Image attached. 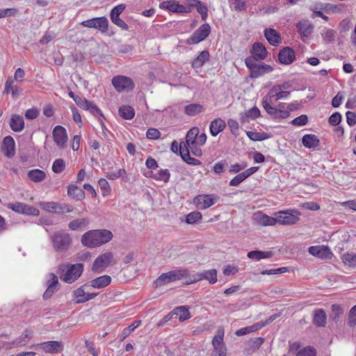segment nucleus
<instances>
[{
    "instance_id": "nucleus-64",
    "label": "nucleus",
    "mask_w": 356,
    "mask_h": 356,
    "mask_svg": "<svg viewBox=\"0 0 356 356\" xmlns=\"http://www.w3.org/2000/svg\"><path fill=\"white\" fill-rule=\"evenodd\" d=\"M39 110L37 108H29L28 109L26 112H25V118L27 119V120H35L38 118V116L39 115Z\"/></svg>"
},
{
    "instance_id": "nucleus-16",
    "label": "nucleus",
    "mask_w": 356,
    "mask_h": 356,
    "mask_svg": "<svg viewBox=\"0 0 356 356\" xmlns=\"http://www.w3.org/2000/svg\"><path fill=\"white\" fill-rule=\"evenodd\" d=\"M52 135L57 146L61 149L65 148L68 138L66 129L60 125H57L54 128Z\"/></svg>"
},
{
    "instance_id": "nucleus-34",
    "label": "nucleus",
    "mask_w": 356,
    "mask_h": 356,
    "mask_svg": "<svg viewBox=\"0 0 356 356\" xmlns=\"http://www.w3.org/2000/svg\"><path fill=\"white\" fill-rule=\"evenodd\" d=\"M67 195L76 200H82L85 198L84 191L74 184H70L67 186Z\"/></svg>"
},
{
    "instance_id": "nucleus-53",
    "label": "nucleus",
    "mask_w": 356,
    "mask_h": 356,
    "mask_svg": "<svg viewBox=\"0 0 356 356\" xmlns=\"http://www.w3.org/2000/svg\"><path fill=\"white\" fill-rule=\"evenodd\" d=\"M202 218V213L199 211H193L186 216V222L187 224H194L200 221Z\"/></svg>"
},
{
    "instance_id": "nucleus-13",
    "label": "nucleus",
    "mask_w": 356,
    "mask_h": 356,
    "mask_svg": "<svg viewBox=\"0 0 356 356\" xmlns=\"http://www.w3.org/2000/svg\"><path fill=\"white\" fill-rule=\"evenodd\" d=\"M300 212L297 210L280 211L277 216V222L282 225H294L300 220Z\"/></svg>"
},
{
    "instance_id": "nucleus-9",
    "label": "nucleus",
    "mask_w": 356,
    "mask_h": 356,
    "mask_svg": "<svg viewBox=\"0 0 356 356\" xmlns=\"http://www.w3.org/2000/svg\"><path fill=\"white\" fill-rule=\"evenodd\" d=\"M112 84L118 92H128L134 88L133 80L126 76L118 75L112 79Z\"/></svg>"
},
{
    "instance_id": "nucleus-47",
    "label": "nucleus",
    "mask_w": 356,
    "mask_h": 356,
    "mask_svg": "<svg viewBox=\"0 0 356 356\" xmlns=\"http://www.w3.org/2000/svg\"><path fill=\"white\" fill-rule=\"evenodd\" d=\"M260 115V111L257 106H254L252 108L248 110L243 116L241 117V122H245L248 121V119L254 120Z\"/></svg>"
},
{
    "instance_id": "nucleus-51",
    "label": "nucleus",
    "mask_w": 356,
    "mask_h": 356,
    "mask_svg": "<svg viewBox=\"0 0 356 356\" xmlns=\"http://www.w3.org/2000/svg\"><path fill=\"white\" fill-rule=\"evenodd\" d=\"M264 339L262 337H257L254 339H250L247 341V345L250 347V350L252 352L257 350L264 343Z\"/></svg>"
},
{
    "instance_id": "nucleus-1",
    "label": "nucleus",
    "mask_w": 356,
    "mask_h": 356,
    "mask_svg": "<svg viewBox=\"0 0 356 356\" xmlns=\"http://www.w3.org/2000/svg\"><path fill=\"white\" fill-rule=\"evenodd\" d=\"M282 87L280 85L273 86L268 92V95L263 97L261 104L266 113L275 120L285 119L289 117V111H284V106L279 104L274 107L272 104L282 99H286L290 95L289 91H282Z\"/></svg>"
},
{
    "instance_id": "nucleus-32",
    "label": "nucleus",
    "mask_w": 356,
    "mask_h": 356,
    "mask_svg": "<svg viewBox=\"0 0 356 356\" xmlns=\"http://www.w3.org/2000/svg\"><path fill=\"white\" fill-rule=\"evenodd\" d=\"M226 127V122L221 118H216L211 122L209 126L210 134L213 136H216L220 132L222 131Z\"/></svg>"
},
{
    "instance_id": "nucleus-20",
    "label": "nucleus",
    "mask_w": 356,
    "mask_h": 356,
    "mask_svg": "<svg viewBox=\"0 0 356 356\" xmlns=\"http://www.w3.org/2000/svg\"><path fill=\"white\" fill-rule=\"evenodd\" d=\"M278 60L281 64L290 65L296 60L294 50L290 47L282 48L278 54Z\"/></svg>"
},
{
    "instance_id": "nucleus-45",
    "label": "nucleus",
    "mask_w": 356,
    "mask_h": 356,
    "mask_svg": "<svg viewBox=\"0 0 356 356\" xmlns=\"http://www.w3.org/2000/svg\"><path fill=\"white\" fill-rule=\"evenodd\" d=\"M181 157L185 162L190 165H199L201 164L200 160L190 156V152L188 148H186V146L184 147V150H181Z\"/></svg>"
},
{
    "instance_id": "nucleus-41",
    "label": "nucleus",
    "mask_w": 356,
    "mask_h": 356,
    "mask_svg": "<svg viewBox=\"0 0 356 356\" xmlns=\"http://www.w3.org/2000/svg\"><path fill=\"white\" fill-rule=\"evenodd\" d=\"M118 112L120 116L125 120H131L135 115L134 109L131 106L128 105L120 106Z\"/></svg>"
},
{
    "instance_id": "nucleus-21",
    "label": "nucleus",
    "mask_w": 356,
    "mask_h": 356,
    "mask_svg": "<svg viewBox=\"0 0 356 356\" xmlns=\"http://www.w3.org/2000/svg\"><path fill=\"white\" fill-rule=\"evenodd\" d=\"M50 279L47 280V289L43 293V298L47 300L50 298L52 295L58 290V277L54 273L49 274Z\"/></svg>"
},
{
    "instance_id": "nucleus-22",
    "label": "nucleus",
    "mask_w": 356,
    "mask_h": 356,
    "mask_svg": "<svg viewBox=\"0 0 356 356\" xmlns=\"http://www.w3.org/2000/svg\"><path fill=\"white\" fill-rule=\"evenodd\" d=\"M1 151L8 158H11L15 155V143L12 136H7L3 138L1 145Z\"/></svg>"
},
{
    "instance_id": "nucleus-14",
    "label": "nucleus",
    "mask_w": 356,
    "mask_h": 356,
    "mask_svg": "<svg viewBox=\"0 0 356 356\" xmlns=\"http://www.w3.org/2000/svg\"><path fill=\"white\" fill-rule=\"evenodd\" d=\"M83 27L93 28L106 32L108 30V21L105 17H95L81 22Z\"/></svg>"
},
{
    "instance_id": "nucleus-12",
    "label": "nucleus",
    "mask_w": 356,
    "mask_h": 356,
    "mask_svg": "<svg viewBox=\"0 0 356 356\" xmlns=\"http://www.w3.org/2000/svg\"><path fill=\"white\" fill-rule=\"evenodd\" d=\"M7 207L21 214L33 216H38L40 214V211L37 208L22 202L10 203Z\"/></svg>"
},
{
    "instance_id": "nucleus-59",
    "label": "nucleus",
    "mask_w": 356,
    "mask_h": 356,
    "mask_svg": "<svg viewBox=\"0 0 356 356\" xmlns=\"http://www.w3.org/2000/svg\"><path fill=\"white\" fill-rule=\"evenodd\" d=\"M127 174L126 170L124 168L120 169L117 172H111L106 173V178L110 180H115L120 177L125 176Z\"/></svg>"
},
{
    "instance_id": "nucleus-48",
    "label": "nucleus",
    "mask_w": 356,
    "mask_h": 356,
    "mask_svg": "<svg viewBox=\"0 0 356 356\" xmlns=\"http://www.w3.org/2000/svg\"><path fill=\"white\" fill-rule=\"evenodd\" d=\"M169 10L176 13H190V8L185 6L179 4L175 1H170Z\"/></svg>"
},
{
    "instance_id": "nucleus-2",
    "label": "nucleus",
    "mask_w": 356,
    "mask_h": 356,
    "mask_svg": "<svg viewBox=\"0 0 356 356\" xmlns=\"http://www.w3.org/2000/svg\"><path fill=\"white\" fill-rule=\"evenodd\" d=\"M113 237V233L108 229H92L84 233L81 241L83 246L94 248L108 243Z\"/></svg>"
},
{
    "instance_id": "nucleus-31",
    "label": "nucleus",
    "mask_w": 356,
    "mask_h": 356,
    "mask_svg": "<svg viewBox=\"0 0 356 356\" xmlns=\"http://www.w3.org/2000/svg\"><path fill=\"white\" fill-rule=\"evenodd\" d=\"M10 129L15 132H20L24 128V121L23 118L18 114L12 115L10 122Z\"/></svg>"
},
{
    "instance_id": "nucleus-63",
    "label": "nucleus",
    "mask_w": 356,
    "mask_h": 356,
    "mask_svg": "<svg viewBox=\"0 0 356 356\" xmlns=\"http://www.w3.org/2000/svg\"><path fill=\"white\" fill-rule=\"evenodd\" d=\"M161 136V132L155 128H149L146 132V137L149 140H156Z\"/></svg>"
},
{
    "instance_id": "nucleus-7",
    "label": "nucleus",
    "mask_w": 356,
    "mask_h": 356,
    "mask_svg": "<svg viewBox=\"0 0 356 356\" xmlns=\"http://www.w3.org/2000/svg\"><path fill=\"white\" fill-rule=\"evenodd\" d=\"M224 339V330L219 328L216 334L212 339V346L213 350L211 353V356H227V347L223 342Z\"/></svg>"
},
{
    "instance_id": "nucleus-55",
    "label": "nucleus",
    "mask_w": 356,
    "mask_h": 356,
    "mask_svg": "<svg viewBox=\"0 0 356 356\" xmlns=\"http://www.w3.org/2000/svg\"><path fill=\"white\" fill-rule=\"evenodd\" d=\"M90 287L89 286H86V284H84L83 286H81V287L76 289V290H74L73 291V297L76 299H77L76 300H80L81 299H83L84 298H86V290Z\"/></svg>"
},
{
    "instance_id": "nucleus-29",
    "label": "nucleus",
    "mask_w": 356,
    "mask_h": 356,
    "mask_svg": "<svg viewBox=\"0 0 356 356\" xmlns=\"http://www.w3.org/2000/svg\"><path fill=\"white\" fill-rule=\"evenodd\" d=\"M302 143L304 147L308 149H316L320 145V140L318 138L312 134H305L302 138Z\"/></svg>"
},
{
    "instance_id": "nucleus-42",
    "label": "nucleus",
    "mask_w": 356,
    "mask_h": 356,
    "mask_svg": "<svg viewBox=\"0 0 356 356\" xmlns=\"http://www.w3.org/2000/svg\"><path fill=\"white\" fill-rule=\"evenodd\" d=\"M140 324L141 321H135L129 326L125 327L119 336L120 341L127 338Z\"/></svg>"
},
{
    "instance_id": "nucleus-3",
    "label": "nucleus",
    "mask_w": 356,
    "mask_h": 356,
    "mask_svg": "<svg viewBox=\"0 0 356 356\" xmlns=\"http://www.w3.org/2000/svg\"><path fill=\"white\" fill-rule=\"evenodd\" d=\"M62 271L60 278L67 284H72L77 280L83 272V264L77 263L74 264H64L58 267Z\"/></svg>"
},
{
    "instance_id": "nucleus-46",
    "label": "nucleus",
    "mask_w": 356,
    "mask_h": 356,
    "mask_svg": "<svg viewBox=\"0 0 356 356\" xmlns=\"http://www.w3.org/2000/svg\"><path fill=\"white\" fill-rule=\"evenodd\" d=\"M246 135L252 141H262L270 138V134L266 132H256L248 131Z\"/></svg>"
},
{
    "instance_id": "nucleus-24",
    "label": "nucleus",
    "mask_w": 356,
    "mask_h": 356,
    "mask_svg": "<svg viewBox=\"0 0 356 356\" xmlns=\"http://www.w3.org/2000/svg\"><path fill=\"white\" fill-rule=\"evenodd\" d=\"M251 54L252 56L248 58H254L255 60H262L266 58L268 51L262 44L255 42L252 45Z\"/></svg>"
},
{
    "instance_id": "nucleus-11",
    "label": "nucleus",
    "mask_w": 356,
    "mask_h": 356,
    "mask_svg": "<svg viewBox=\"0 0 356 356\" xmlns=\"http://www.w3.org/2000/svg\"><path fill=\"white\" fill-rule=\"evenodd\" d=\"M211 26L209 24L205 23L201 25L194 33L189 37L186 43L188 44H195L204 40L210 34Z\"/></svg>"
},
{
    "instance_id": "nucleus-39",
    "label": "nucleus",
    "mask_w": 356,
    "mask_h": 356,
    "mask_svg": "<svg viewBox=\"0 0 356 356\" xmlns=\"http://www.w3.org/2000/svg\"><path fill=\"white\" fill-rule=\"evenodd\" d=\"M149 177L156 180L168 183L170 178V172L168 169H161L156 173L150 172Z\"/></svg>"
},
{
    "instance_id": "nucleus-28",
    "label": "nucleus",
    "mask_w": 356,
    "mask_h": 356,
    "mask_svg": "<svg viewBox=\"0 0 356 356\" xmlns=\"http://www.w3.org/2000/svg\"><path fill=\"white\" fill-rule=\"evenodd\" d=\"M296 29L300 35L302 37L307 38L313 32L314 27L308 20H302L297 23Z\"/></svg>"
},
{
    "instance_id": "nucleus-49",
    "label": "nucleus",
    "mask_w": 356,
    "mask_h": 356,
    "mask_svg": "<svg viewBox=\"0 0 356 356\" xmlns=\"http://www.w3.org/2000/svg\"><path fill=\"white\" fill-rule=\"evenodd\" d=\"M203 111L202 105L200 104H191L185 106L184 112L188 115H195Z\"/></svg>"
},
{
    "instance_id": "nucleus-61",
    "label": "nucleus",
    "mask_w": 356,
    "mask_h": 356,
    "mask_svg": "<svg viewBox=\"0 0 356 356\" xmlns=\"http://www.w3.org/2000/svg\"><path fill=\"white\" fill-rule=\"evenodd\" d=\"M236 11H242L246 9V3L242 0H229Z\"/></svg>"
},
{
    "instance_id": "nucleus-15",
    "label": "nucleus",
    "mask_w": 356,
    "mask_h": 356,
    "mask_svg": "<svg viewBox=\"0 0 356 356\" xmlns=\"http://www.w3.org/2000/svg\"><path fill=\"white\" fill-rule=\"evenodd\" d=\"M74 101L79 107L86 111H89L93 115L103 116V114L98 106L86 98H83L78 95L74 98Z\"/></svg>"
},
{
    "instance_id": "nucleus-56",
    "label": "nucleus",
    "mask_w": 356,
    "mask_h": 356,
    "mask_svg": "<svg viewBox=\"0 0 356 356\" xmlns=\"http://www.w3.org/2000/svg\"><path fill=\"white\" fill-rule=\"evenodd\" d=\"M98 184L102 191L103 196H106L110 193L111 187H110L108 182L107 181V180L106 179H104V178L99 179V180L98 181Z\"/></svg>"
},
{
    "instance_id": "nucleus-6",
    "label": "nucleus",
    "mask_w": 356,
    "mask_h": 356,
    "mask_svg": "<svg viewBox=\"0 0 356 356\" xmlns=\"http://www.w3.org/2000/svg\"><path fill=\"white\" fill-rule=\"evenodd\" d=\"M51 241L54 250L59 252L67 251L72 242L70 234L63 230L54 233L51 236Z\"/></svg>"
},
{
    "instance_id": "nucleus-62",
    "label": "nucleus",
    "mask_w": 356,
    "mask_h": 356,
    "mask_svg": "<svg viewBox=\"0 0 356 356\" xmlns=\"http://www.w3.org/2000/svg\"><path fill=\"white\" fill-rule=\"evenodd\" d=\"M227 165V161L221 160L220 161L216 163L213 165V172L217 175H220L225 171V168Z\"/></svg>"
},
{
    "instance_id": "nucleus-57",
    "label": "nucleus",
    "mask_w": 356,
    "mask_h": 356,
    "mask_svg": "<svg viewBox=\"0 0 356 356\" xmlns=\"http://www.w3.org/2000/svg\"><path fill=\"white\" fill-rule=\"evenodd\" d=\"M308 122V117L306 115H301L295 119H293L291 124L296 127H302L305 125Z\"/></svg>"
},
{
    "instance_id": "nucleus-26",
    "label": "nucleus",
    "mask_w": 356,
    "mask_h": 356,
    "mask_svg": "<svg viewBox=\"0 0 356 356\" xmlns=\"http://www.w3.org/2000/svg\"><path fill=\"white\" fill-rule=\"evenodd\" d=\"M264 36L271 45L277 46L282 42L280 34L274 29H266L264 30Z\"/></svg>"
},
{
    "instance_id": "nucleus-40",
    "label": "nucleus",
    "mask_w": 356,
    "mask_h": 356,
    "mask_svg": "<svg viewBox=\"0 0 356 356\" xmlns=\"http://www.w3.org/2000/svg\"><path fill=\"white\" fill-rule=\"evenodd\" d=\"M29 179L35 183L40 182L46 178V173L40 169H33L28 172Z\"/></svg>"
},
{
    "instance_id": "nucleus-43",
    "label": "nucleus",
    "mask_w": 356,
    "mask_h": 356,
    "mask_svg": "<svg viewBox=\"0 0 356 356\" xmlns=\"http://www.w3.org/2000/svg\"><path fill=\"white\" fill-rule=\"evenodd\" d=\"M263 327V325H259V323H254L250 326L242 327L239 330H237L235 332V334L238 337L243 336L248 334L251 332H256Z\"/></svg>"
},
{
    "instance_id": "nucleus-8",
    "label": "nucleus",
    "mask_w": 356,
    "mask_h": 356,
    "mask_svg": "<svg viewBox=\"0 0 356 356\" xmlns=\"http://www.w3.org/2000/svg\"><path fill=\"white\" fill-rule=\"evenodd\" d=\"M219 200V196L215 194L197 195L193 199V204L197 209L204 210L215 204Z\"/></svg>"
},
{
    "instance_id": "nucleus-4",
    "label": "nucleus",
    "mask_w": 356,
    "mask_h": 356,
    "mask_svg": "<svg viewBox=\"0 0 356 356\" xmlns=\"http://www.w3.org/2000/svg\"><path fill=\"white\" fill-rule=\"evenodd\" d=\"M245 64L250 71V76L252 79L259 78L273 70V67L270 65L255 60L254 58H246Z\"/></svg>"
},
{
    "instance_id": "nucleus-19",
    "label": "nucleus",
    "mask_w": 356,
    "mask_h": 356,
    "mask_svg": "<svg viewBox=\"0 0 356 356\" xmlns=\"http://www.w3.org/2000/svg\"><path fill=\"white\" fill-rule=\"evenodd\" d=\"M308 252L310 254L322 259H330L332 256L330 249L325 245L311 246L309 248Z\"/></svg>"
},
{
    "instance_id": "nucleus-60",
    "label": "nucleus",
    "mask_w": 356,
    "mask_h": 356,
    "mask_svg": "<svg viewBox=\"0 0 356 356\" xmlns=\"http://www.w3.org/2000/svg\"><path fill=\"white\" fill-rule=\"evenodd\" d=\"M316 351L315 348L308 346L305 347L303 349L299 350L296 356H316Z\"/></svg>"
},
{
    "instance_id": "nucleus-58",
    "label": "nucleus",
    "mask_w": 356,
    "mask_h": 356,
    "mask_svg": "<svg viewBox=\"0 0 356 356\" xmlns=\"http://www.w3.org/2000/svg\"><path fill=\"white\" fill-rule=\"evenodd\" d=\"M348 325L350 327L356 325V305L353 306L348 312Z\"/></svg>"
},
{
    "instance_id": "nucleus-50",
    "label": "nucleus",
    "mask_w": 356,
    "mask_h": 356,
    "mask_svg": "<svg viewBox=\"0 0 356 356\" xmlns=\"http://www.w3.org/2000/svg\"><path fill=\"white\" fill-rule=\"evenodd\" d=\"M341 259L345 265L353 268L356 267V254L346 252L342 255Z\"/></svg>"
},
{
    "instance_id": "nucleus-44",
    "label": "nucleus",
    "mask_w": 356,
    "mask_h": 356,
    "mask_svg": "<svg viewBox=\"0 0 356 356\" xmlns=\"http://www.w3.org/2000/svg\"><path fill=\"white\" fill-rule=\"evenodd\" d=\"M257 220L259 224L263 226H272L277 222V217H271L264 213H259L258 215Z\"/></svg>"
},
{
    "instance_id": "nucleus-27",
    "label": "nucleus",
    "mask_w": 356,
    "mask_h": 356,
    "mask_svg": "<svg viewBox=\"0 0 356 356\" xmlns=\"http://www.w3.org/2000/svg\"><path fill=\"white\" fill-rule=\"evenodd\" d=\"M200 133V130L197 127H193L191 129L186 136V141L180 143V148L184 150V147L188 149V145L196 143L197 136Z\"/></svg>"
},
{
    "instance_id": "nucleus-18",
    "label": "nucleus",
    "mask_w": 356,
    "mask_h": 356,
    "mask_svg": "<svg viewBox=\"0 0 356 356\" xmlns=\"http://www.w3.org/2000/svg\"><path fill=\"white\" fill-rule=\"evenodd\" d=\"M40 348L45 352L51 354L61 353L64 349V345L62 341H48L39 344Z\"/></svg>"
},
{
    "instance_id": "nucleus-33",
    "label": "nucleus",
    "mask_w": 356,
    "mask_h": 356,
    "mask_svg": "<svg viewBox=\"0 0 356 356\" xmlns=\"http://www.w3.org/2000/svg\"><path fill=\"white\" fill-rule=\"evenodd\" d=\"M332 313L330 314V318L335 323L342 321V317L345 312L344 308L338 304H333L331 307Z\"/></svg>"
},
{
    "instance_id": "nucleus-38",
    "label": "nucleus",
    "mask_w": 356,
    "mask_h": 356,
    "mask_svg": "<svg viewBox=\"0 0 356 356\" xmlns=\"http://www.w3.org/2000/svg\"><path fill=\"white\" fill-rule=\"evenodd\" d=\"M88 220L86 218H77L72 220L68 224L70 229L76 231L79 229H86L88 227Z\"/></svg>"
},
{
    "instance_id": "nucleus-35",
    "label": "nucleus",
    "mask_w": 356,
    "mask_h": 356,
    "mask_svg": "<svg viewBox=\"0 0 356 356\" xmlns=\"http://www.w3.org/2000/svg\"><path fill=\"white\" fill-rule=\"evenodd\" d=\"M248 257L255 261H259L263 259L271 258L273 253L271 251L252 250L248 253Z\"/></svg>"
},
{
    "instance_id": "nucleus-17",
    "label": "nucleus",
    "mask_w": 356,
    "mask_h": 356,
    "mask_svg": "<svg viewBox=\"0 0 356 356\" xmlns=\"http://www.w3.org/2000/svg\"><path fill=\"white\" fill-rule=\"evenodd\" d=\"M206 280L210 284H215L217 280V270L216 269H211L199 272L193 275V279L191 280V283H195L198 281Z\"/></svg>"
},
{
    "instance_id": "nucleus-37",
    "label": "nucleus",
    "mask_w": 356,
    "mask_h": 356,
    "mask_svg": "<svg viewBox=\"0 0 356 356\" xmlns=\"http://www.w3.org/2000/svg\"><path fill=\"white\" fill-rule=\"evenodd\" d=\"M209 58V53L207 50H204L200 52L199 56L195 58L192 62V67L194 69L201 68L204 64Z\"/></svg>"
},
{
    "instance_id": "nucleus-36",
    "label": "nucleus",
    "mask_w": 356,
    "mask_h": 356,
    "mask_svg": "<svg viewBox=\"0 0 356 356\" xmlns=\"http://www.w3.org/2000/svg\"><path fill=\"white\" fill-rule=\"evenodd\" d=\"M172 313L179 316V320L181 322L185 321L191 317L187 306L177 307L172 310Z\"/></svg>"
},
{
    "instance_id": "nucleus-30",
    "label": "nucleus",
    "mask_w": 356,
    "mask_h": 356,
    "mask_svg": "<svg viewBox=\"0 0 356 356\" xmlns=\"http://www.w3.org/2000/svg\"><path fill=\"white\" fill-rule=\"evenodd\" d=\"M313 323L318 327H324L327 323V315L323 309L314 310Z\"/></svg>"
},
{
    "instance_id": "nucleus-10",
    "label": "nucleus",
    "mask_w": 356,
    "mask_h": 356,
    "mask_svg": "<svg viewBox=\"0 0 356 356\" xmlns=\"http://www.w3.org/2000/svg\"><path fill=\"white\" fill-rule=\"evenodd\" d=\"M113 259V254L111 252L99 255L94 261L92 266V270L96 273H102L108 267Z\"/></svg>"
},
{
    "instance_id": "nucleus-23",
    "label": "nucleus",
    "mask_w": 356,
    "mask_h": 356,
    "mask_svg": "<svg viewBox=\"0 0 356 356\" xmlns=\"http://www.w3.org/2000/svg\"><path fill=\"white\" fill-rule=\"evenodd\" d=\"M31 337V333L28 330H25L20 337L15 339L14 341L11 342H4L6 343L5 348L10 349L13 347L24 346L29 342Z\"/></svg>"
},
{
    "instance_id": "nucleus-5",
    "label": "nucleus",
    "mask_w": 356,
    "mask_h": 356,
    "mask_svg": "<svg viewBox=\"0 0 356 356\" xmlns=\"http://www.w3.org/2000/svg\"><path fill=\"white\" fill-rule=\"evenodd\" d=\"M189 270L186 268H179L162 273L155 281L156 287H160L170 282L181 280L189 276Z\"/></svg>"
},
{
    "instance_id": "nucleus-52",
    "label": "nucleus",
    "mask_w": 356,
    "mask_h": 356,
    "mask_svg": "<svg viewBox=\"0 0 356 356\" xmlns=\"http://www.w3.org/2000/svg\"><path fill=\"white\" fill-rule=\"evenodd\" d=\"M65 161L63 159H56L52 164V170L56 174L62 172L65 168Z\"/></svg>"
},
{
    "instance_id": "nucleus-25",
    "label": "nucleus",
    "mask_w": 356,
    "mask_h": 356,
    "mask_svg": "<svg viewBox=\"0 0 356 356\" xmlns=\"http://www.w3.org/2000/svg\"><path fill=\"white\" fill-rule=\"evenodd\" d=\"M111 282V277L109 275H104L86 282V286L95 289H102L109 285Z\"/></svg>"
},
{
    "instance_id": "nucleus-54",
    "label": "nucleus",
    "mask_w": 356,
    "mask_h": 356,
    "mask_svg": "<svg viewBox=\"0 0 356 356\" xmlns=\"http://www.w3.org/2000/svg\"><path fill=\"white\" fill-rule=\"evenodd\" d=\"M126 6L124 4H119L115 6L111 11L110 17L113 20L120 17V15L124 10Z\"/></svg>"
}]
</instances>
